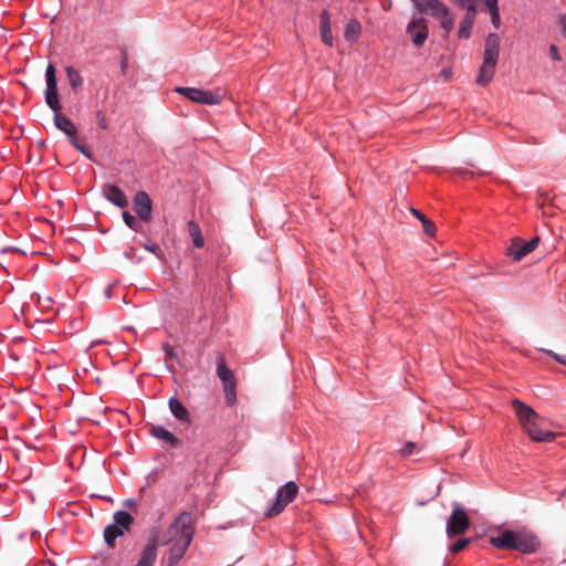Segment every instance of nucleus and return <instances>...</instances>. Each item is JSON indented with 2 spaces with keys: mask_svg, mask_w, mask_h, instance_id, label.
Returning a JSON list of instances; mask_svg holds the SVG:
<instances>
[{
  "mask_svg": "<svg viewBox=\"0 0 566 566\" xmlns=\"http://www.w3.org/2000/svg\"><path fill=\"white\" fill-rule=\"evenodd\" d=\"M512 407L523 430L537 442H551L556 434L544 428V419L530 406L518 399L512 401Z\"/></svg>",
  "mask_w": 566,
  "mask_h": 566,
  "instance_id": "f257e3e1",
  "label": "nucleus"
},
{
  "mask_svg": "<svg viewBox=\"0 0 566 566\" xmlns=\"http://www.w3.org/2000/svg\"><path fill=\"white\" fill-rule=\"evenodd\" d=\"M490 543L499 549H514L523 554L535 553L539 548L537 536L527 531L506 530L499 536H492Z\"/></svg>",
  "mask_w": 566,
  "mask_h": 566,
  "instance_id": "f03ea898",
  "label": "nucleus"
},
{
  "mask_svg": "<svg viewBox=\"0 0 566 566\" xmlns=\"http://www.w3.org/2000/svg\"><path fill=\"white\" fill-rule=\"evenodd\" d=\"M186 533H190L191 537H193L195 528L192 525L191 514L182 512L163 533L154 530L150 534L149 541H155L156 538V547H158V545L165 546L177 542Z\"/></svg>",
  "mask_w": 566,
  "mask_h": 566,
  "instance_id": "7ed1b4c3",
  "label": "nucleus"
},
{
  "mask_svg": "<svg viewBox=\"0 0 566 566\" xmlns=\"http://www.w3.org/2000/svg\"><path fill=\"white\" fill-rule=\"evenodd\" d=\"M500 38L495 33H490L485 40L483 63L479 70L476 84L488 85L494 76L495 66L500 54Z\"/></svg>",
  "mask_w": 566,
  "mask_h": 566,
  "instance_id": "20e7f679",
  "label": "nucleus"
},
{
  "mask_svg": "<svg viewBox=\"0 0 566 566\" xmlns=\"http://www.w3.org/2000/svg\"><path fill=\"white\" fill-rule=\"evenodd\" d=\"M217 376L222 382L226 402L232 407L237 402V379L232 370L227 366L222 355L218 356Z\"/></svg>",
  "mask_w": 566,
  "mask_h": 566,
  "instance_id": "39448f33",
  "label": "nucleus"
},
{
  "mask_svg": "<svg viewBox=\"0 0 566 566\" xmlns=\"http://www.w3.org/2000/svg\"><path fill=\"white\" fill-rule=\"evenodd\" d=\"M470 527V518L465 510L460 504L454 503L452 505V512L447 520L446 532L448 537L452 538L465 533Z\"/></svg>",
  "mask_w": 566,
  "mask_h": 566,
  "instance_id": "423d86ee",
  "label": "nucleus"
},
{
  "mask_svg": "<svg viewBox=\"0 0 566 566\" xmlns=\"http://www.w3.org/2000/svg\"><path fill=\"white\" fill-rule=\"evenodd\" d=\"M298 492V486L295 482H287L279 489L274 503L266 510L265 516L273 517L279 515L285 506L291 503Z\"/></svg>",
  "mask_w": 566,
  "mask_h": 566,
  "instance_id": "0eeeda50",
  "label": "nucleus"
},
{
  "mask_svg": "<svg viewBox=\"0 0 566 566\" xmlns=\"http://www.w3.org/2000/svg\"><path fill=\"white\" fill-rule=\"evenodd\" d=\"M175 91L188 99L205 104V105H218L222 101V95L219 92L203 91L195 87H181L177 86Z\"/></svg>",
  "mask_w": 566,
  "mask_h": 566,
  "instance_id": "6e6552de",
  "label": "nucleus"
},
{
  "mask_svg": "<svg viewBox=\"0 0 566 566\" xmlns=\"http://www.w3.org/2000/svg\"><path fill=\"white\" fill-rule=\"evenodd\" d=\"M45 102L48 106L55 113L60 112L61 104L59 101L57 82L55 76V67L53 64H49L45 71Z\"/></svg>",
  "mask_w": 566,
  "mask_h": 566,
  "instance_id": "1a4fd4ad",
  "label": "nucleus"
},
{
  "mask_svg": "<svg viewBox=\"0 0 566 566\" xmlns=\"http://www.w3.org/2000/svg\"><path fill=\"white\" fill-rule=\"evenodd\" d=\"M190 533H186L181 538L175 543H170V548L165 553L163 560L166 562L167 566H177L180 559L185 556L191 541Z\"/></svg>",
  "mask_w": 566,
  "mask_h": 566,
  "instance_id": "9d476101",
  "label": "nucleus"
},
{
  "mask_svg": "<svg viewBox=\"0 0 566 566\" xmlns=\"http://www.w3.org/2000/svg\"><path fill=\"white\" fill-rule=\"evenodd\" d=\"M415 46L421 48L428 39L429 29L423 18H413L406 29Z\"/></svg>",
  "mask_w": 566,
  "mask_h": 566,
  "instance_id": "9b49d317",
  "label": "nucleus"
},
{
  "mask_svg": "<svg viewBox=\"0 0 566 566\" xmlns=\"http://www.w3.org/2000/svg\"><path fill=\"white\" fill-rule=\"evenodd\" d=\"M538 242V235L532 238L528 242H524L520 238H514L507 249V253L514 261H521L524 256L536 249Z\"/></svg>",
  "mask_w": 566,
  "mask_h": 566,
  "instance_id": "f8f14e48",
  "label": "nucleus"
},
{
  "mask_svg": "<svg viewBox=\"0 0 566 566\" xmlns=\"http://www.w3.org/2000/svg\"><path fill=\"white\" fill-rule=\"evenodd\" d=\"M411 2L420 13L437 20L449 11V8L440 0H411Z\"/></svg>",
  "mask_w": 566,
  "mask_h": 566,
  "instance_id": "ddd939ff",
  "label": "nucleus"
},
{
  "mask_svg": "<svg viewBox=\"0 0 566 566\" xmlns=\"http://www.w3.org/2000/svg\"><path fill=\"white\" fill-rule=\"evenodd\" d=\"M153 202L145 191H138L134 198V210L143 221H150Z\"/></svg>",
  "mask_w": 566,
  "mask_h": 566,
  "instance_id": "4468645a",
  "label": "nucleus"
},
{
  "mask_svg": "<svg viewBox=\"0 0 566 566\" xmlns=\"http://www.w3.org/2000/svg\"><path fill=\"white\" fill-rule=\"evenodd\" d=\"M103 193L106 197L108 201H111L113 205L125 208L128 206V199L126 195L123 192V190L115 186V185H106L103 188Z\"/></svg>",
  "mask_w": 566,
  "mask_h": 566,
  "instance_id": "2eb2a0df",
  "label": "nucleus"
},
{
  "mask_svg": "<svg viewBox=\"0 0 566 566\" xmlns=\"http://www.w3.org/2000/svg\"><path fill=\"white\" fill-rule=\"evenodd\" d=\"M149 432L154 438L169 444L172 448L180 446V440L170 431L166 430L163 426L150 424Z\"/></svg>",
  "mask_w": 566,
  "mask_h": 566,
  "instance_id": "dca6fc26",
  "label": "nucleus"
},
{
  "mask_svg": "<svg viewBox=\"0 0 566 566\" xmlns=\"http://www.w3.org/2000/svg\"><path fill=\"white\" fill-rule=\"evenodd\" d=\"M157 558L156 539L148 541L140 553V558L135 566H154Z\"/></svg>",
  "mask_w": 566,
  "mask_h": 566,
  "instance_id": "f3484780",
  "label": "nucleus"
},
{
  "mask_svg": "<svg viewBox=\"0 0 566 566\" xmlns=\"http://www.w3.org/2000/svg\"><path fill=\"white\" fill-rule=\"evenodd\" d=\"M54 125L57 129L66 134L70 140L72 139V137H75L77 133L74 123L66 116L62 115L60 112L54 114Z\"/></svg>",
  "mask_w": 566,
  "mask_h": 566,
  "instance_id": "a211bd4d",
  "label": "nucleus"
},
{
  "mask_svg": "<svg viewBox=\"0 0 566 566\" xmlns=\"http://www.w3.org/2000/svg\"><path fill=\"white\" fill-rule=\"evenodd\" d=\"M476 15V9L467 10L464 18L460 23V28L458 31V35L461 39H469L471 35V29L473 27L474 20Z\"/></svg>",
  "mask_w": 566,
  "mask_h": 566,
  "instance_id": "6ab92c4d",
  "label": "nucleus"
},
{
  "mask_svg": "<svg viewBox=\"0 0 566 566\" xmlns=\"http://www.w3.org/2000/svg\"><path fill=\"white\" fill-rule=\"evenodd\" d=\"M319 18H321V23H319L321 39L326 45L332 46L333 45V35H332V30H331L329 14L326 10H324L321 13Z\"/></svg>",
  "mask_w": 566,
  "mask_h": 566,
  "instance_id": "aec40b11",
  "label": "nucleus"
},
{
  "mask_svg": "<svg viewBox=\"0 0 566 566\" xmlns=\"http://www.w3.org/2000/svg\"><path fill=\"white\" fill-rule=\"evenodd\" d=\"M169 409L171 413L182 422H189L190 415L187 408L181 403V401L175 397L169 399Z\"/></svg>",
  "mask_w": 566,
  "mask_h": 566,
  "instance_id": "412c9836",
  "label": "nucleus"
},
{
  "mask_svg": "<svg viewBox=\"0 0 566 566\" xmlns=\"http://www.w3.org/2000/svg\"><path fill=\"white\" fill-rule=\"evenodd\" d=\"M410 212L417 218L420 220V222L422 223V228H423V232L429 235V237H433L436 234V226L434 223L428 219L422 212H420L419 210L415 209V208H410Z\"/></svg>",
  "mask_w": 566,
  "mask_h": 566,
  "instance_id": "4be33fe9",
  "label": "nucleus"
},
{
  "mask_svg": "<svg viewBox=\"0 0 566 566\" xmlns=\"http://www.w3.org/2000/svg\"><path fill=\"white\" fill-rule=\"evenodd\" d=\"M113 517L114 524L118 525L123 531H128L134 523V517L125 511L116 512Z\"/></svg>",
  "mask_w": 566,
  "mask_h": 566,
  "instance_id": "5701e85b",
  "label": "nucleus"
},
{
  "mask_svg": "<svg viewBox=\"0 0 566 566\" xmlns=\"http://www.w3.org/2000/svg\"><path fill=\"white\" fill-rule=\"evenodd\" d=\"M65 73L69 80V83L74 92H76L83 85V77L73 66H66Z\"/></svg>",
  "mask_w": 566,
  "mask_h": 566,
  "instance_id": "b1692460",
  "label": "nucleus"
},
{
  "mask_svg": "<svg viewBox=\"0 0 566 566\" xmlns=\"http://www.w3.org/2000/svg\"><path fill=\"white\" fill-rule=\"evenodd\" d=\"M124 534V531L118 525L111 524L104 530V539L108 546L115 545V539Z\"/></svg>",
  "mask_w": 566,
  "mask_h": 566,
  "instance_id": "393cba45",
  "label": "nucleus"
},
{
  "mask_svg": "<svg viewBox=\"0 0 566 566\" xmlns=\"http://www.w3.org/2000/svg\"><path fill=\"white\" fill-rule=\"evenodd\" d=\"M188 232L192 239L193 245L196 248H202L205 244V240L201 234L200 227L195 221L188 222Z\"/></svg>",
  "mask_w": 566,
  "mask_h": 566,
  "instance_id": "a878e982",
  "label": "nucleus"
},
{
  "mask_svg": "<svg viewBox=\"0 0 566 566\" xmlns=\"http://www.w3.org/2000/svg\"><path fill=\"white\" fill-rule=\"evenodd\" d=\"M360 23L357 20H350L345 30V38L348 41H355L360 33Z\"/></svg>",
  "mask_w": 566,
  "mask_h": 566,
  "instance_id": "bb28decb",
  "label": "nucleus"
},
{
  "mask_svg": "<svg viewBox=\"0 0 566 566\" xmlns=\"http://www.w3.org/2000/svg\"><path fill=\"white\" fill-rule=\"evenodd\" d=\"M438 21L447 34H449L454 27V20L450 14V10L443 17L439 18Z\"/></svg>",
  "mask_w": 566,
  "mask_h": 566,
  "instance_id": "cd10ccee",
  "label": "nucleus"
},
{
  "mask_svg": "<svg viewBox=\"0 0 566 566\" xmlns=\"http://www.w3.org/2000/svg\"><path fill=\"white\" fill-rule=\"evenodd\" d=\"M123 219H124V222L126 223V226L134 230V231H140L142 230V226L140 223L136 220V218L130 214L128 211H124L123 212Z\"/></svg>",
  "mask_w": 566,
  "mask_h": 566,
  "instance_id": "c85d7f7f",
  "label": "nucleus"
},
{
  "mask_svg": "<svg viewBox=\"0 0 566 566\" xmlns=\"http://www.w3.org/2000/svg\"><path fill=\"white\" fill-rule=\"evenodd\" d=\"M70 143L78 150L81 151L84 156H86L88 159H92L93 158V155L91 153V150L88 149L87 146L81 144L76 137H72V139L70 140Z\"/></svg>",
  "mask_w": 566,
  "mask_h": 566,
  "instance_id": "c756f323",
  "label": "nucleus"
},
{
  "mask_svg": "<svg viewBox=\"0 0 566 566\" xmlns=\"http://www.w3.org/2000/svg\"><path fill=\"white\" fill-rule=\"evenodd\" d=\"M470 544L469 538H460L450 546V552L457 554L463 551Z\"/></svg>",
  "mask_w": 566,
  "mask_h": 566,
  "instance_id": "7c9ffc66",
  "label": "nucleus"
},
{
  "mask_svg": "<svg viewBox=\"0 0 566 566\" xmlns=\"http://www.w3.org/2000/svg\"><path fill=\"white\" fill-rule=\"evenodd\" d=\"M490 10V13H491V17H492V23L494 24L495 28H499L500 27V12H499V8H497V4H488L486 6Z\"/></svg>",
  "mask_w": 566,
  "mask_h": 566,
  "instance_id": "2f4dec72",
  "label": "nucleus"
},
{
  "mask_svg": "<svg viewBox=\"0 0 566 566\" xmlns=\"http://www.w3.org/2000/svg\"><path fill=\"white\" fill-rule=\"evenodd\" d=\"M416 443L415 442H411V441H408L403 444V447L400 449V454L402 457H407V455H410L415 449H416Z\"/></svg>",
  "mask_w": 566,
  "mask_h": 566,
  "instance_id": "473e14b6",
  "label": "nucleus"
},
{
  "mask_svg": "<svg viewBox=\"0 0 566 566\" xmlns=\"http://www.w3.org/2000/svg\"><path fill=\"white\" fill-rule=\"evenodd\" d=\"M96 117H97V124L98 126L102 128V129H107L108 127V124H107V120H106V116L105 114L102 112V111H98L97 114H96Z\"/></svg>",
  "mask_w": 566,
  "mask_h": 566,
  "instance_id": "72a5a7b5",
  "label": "nucleus"
},
{
  "mask_svg": "<svg viewBox=\"0 0 566 566\" xmlns=\"http://www.w3.org/2000/svg\"><path fill=\"white\" fill-rule=\"evenodd\" d=\"M128 69V54L126 51L122 52V60H120V72L123 75L126 74Z\"/></svg>",
  "mask_w": 566,
  "mask_h": 566,
  "instance_id": "f704fd0d",
  "label": "nucleus"
},
{
  "mask_svg": "<svg viewBox=\"0 0 566 566\" xmlns=\"http://www.w3.org/2000/svg\"><path fill=\"white\" fill-rule=\"evenodd\" d=\"M163 349L165 352L166 358L175 359L177 357L175 349L169 344H164Z\"/></svg>",
  "mask_w": 566,
  "mask_h": 566,
  "instance_id": "c9c22d12",
  "label": "nucleus"
},
{
  "mask_svg": "<svg viewBox=\"0 0 566 566\" xmlns=\"http://www.w3.org/2000/svg\"><path fill=\"white\" fill-rule=\"evenodd\" d=\"M546 354H548L551 357H553L556 361L563 364V365H566V357L565 356H560L552 350H547L545 349L544 350Z\"/></svg>",
  "mask_w": 566,
  "mask_h": 566,
  "instance_id": "e433bc0d",
  "label": "nucleus"
},
{
  "mask_svg": "<svg viewBox=\"0 0 566 566\" xmlns=\"http://www.w3.org/2000/svg\"><path fill=\"white\" fill-rule=\"evenodd\" d=\"M549 54H551V57L554 61H559L560 60V55H559L558 49H557V46L555 44H552L549 46Z\"/></svg>",
  "mask_w": 566,
  "mask_h": 566,
  "instance_id": "4c0bfd02",
  "label": "nucleus"
},
{
  "mask_svg": "<svg viewBox=\"0 0 566 566\" xmlns=\"http://www.w3.org/2000/svg\"><path fill=\"white\" fill-rule=\"evenodd\" d=\"M560 28H562V34L566 38V14L560 15L558 18Z\"/></svg>",
  "mask_w": 566,
  "mask_h": 566,
  "instance_id": "58836bf2",
  "label": "nucleus"
},
{
  "mask_svg": "<svg viewBox=\"0 0 566 566\" xmlns=\"http://www.w3.org/2000/svg\"><path fill=\"white\" fill-rule=\"evenodd\" d=\"M144 249L151 253H155V254H158V252L160 251L156 244H148V243L144 244Z\"/></svg>",
  "mask_w": 566,
  "mask_h": 566,
  "instance_id": "ea45409f",
  "label": "nucleus"
},
{
  "mask_svg": "<svg viewBox=\"0 0 566 566\" xmlns=\"http://www.w3.org/2000/svg\"><path fill=\"white\" fill-rule=\"evenodd\" d=\"M497 1L499 0H484L482 3H485L486 6L488 4H493L494 6V4H497Z\"/></svg>",
  "mask_w": 566,
  "mask_h": 566,
  "instance_id": "a19ab883",
  "label": "nucleus"
},
{
  "mask_svg": "<svg viewBox=\"0 0 566 566\" xmlns=\"http://www.w3.org/2000/svg\"><path fill=\"white\" fill-rule=\"evenodd\" d=\"M17 251H19V250L15 248H11V247L3 249V252H17Z\"/></svg>",
  "mask_w": 566,
  "mask_h": 566,
  "instance_id": "79ce46f5",
  "label": "nucleus"
}]
</instances>
